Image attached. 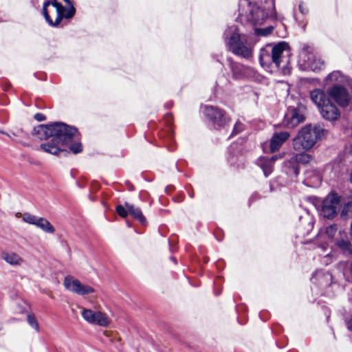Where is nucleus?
<instances>
[{
    "instance_id": "obj_16",
    "label": "nucleus",
    "mask_w": 352,
    "mask_h": 352,
    "mask_svg": "<svg viewBox=\"0 0 352 352\" xmlns=\"http://www.w3.org/2000/svg\"><path fill=\"white\" fill-rule=\"evenodd\" d=\"M283 156L281 155H274L270 158H267L265 157H259L256 164L258 166H259L265 175V177H268L273 171L274 169V163L278 159L281 158Z\"/></svg>"
},
{
    "instance_id": "obj_17",
    "label": "nucleus",
    "mask_w": 352,
    "mask_h": 352,
    "mask_svg": "<svg viewBox=\"0 0 352 352\" xmlns=\"http://www.w3.org/2000/svg\"><path fill=\"white\" fill-rule=\"evenodd\" d=\"M290 134L287 131L276 132L273 134L270 142V149L272 153L276 152L289 139Z\"/></svg>"
},
{
    "instance_id": "obj_38",
    "label": "nucleus",
    "mask_w": 352,
    "mask_h": 352,
    "mask_svg": "<svg viewBox=\"0 0 352 352\" xmlns=\"http://www.w3.org/2000/svg\"><path fill=\"white\" fill-rule=\"evenodd\" d=\"M172 260H173V261H174L175 263H176V259H175V258H172Z\"/></svg>"
},
{
    "instance_id": "obj_19",
    "label": "nucleus",
    "mask_w": 352,
    "mask_h": 352,
    "mask_svg": "<svg viewBox=\"0 0 352 352\" xmlns=\"http://www.w3.org/2000/svg\"><path fill=\"white\" fill-rule=\"evenodd\" d=\"M311 281L322 287H325L332 283L333 277L329 272L320 270L313 275Z\"/></svg>"
},
{
    "instance_id": "obj_33",
    "label": "nucleus",
    "mask_w": 352,
    "mask_h": 352,
    "mask_svg": "<svg viewBox=\"0 0 352 352\" xmlns=\"http://www.w3.org/2000/svg\"><path fill=\"white\" fill-rule=\"evenodd\" d=\"M243 130V124L240 122H236L234 124L232 135H236Z\"/></svg>"
},
{
    "instance_id": "obj_1",
    "label": "nucleus",
    "mask_w": 352,
    "mask_h": 352,
    "mask_svg": "<svg viewBox=\"0 0 352 352\" xmlns=\"http://www.w3.org/2000/svg\"><path fill=\"white\" fill-rule=\"evenodd\" d=\"M77 130L63 122L40 124L34 129V134L46 142L41 144V148L50 154L58 155L65 151L64 146L69 144L76 137Z\"/></svg>"
},
{
    "instance_id": "obj_31",
    "label": "nucleus",
    "mask_w": 352,
    "mask_h": 352,
    "mask_svg": "<svg viewBox=\"0 0 352 352\" xmlns=\"http://www.w3.org/2000/svg\"><path fill=\"white\" fill-rule=\"evenodd\" d=\"M69 148L72 153L76 154L82 151V146L80 142H74L69 145Z\"/></svg>"
},
{
    "instance_id": "obj_26",
    "label": "nucleus",
    "mask_w": 352,
    "mask_h": 352,
    "mask_svg": "<svg viewBox=\"0 0 352 352\" xmlns=\"http://www.w3.org/2000/svg\"><path fill=\"white\" fill-rule=\"evenodd\" d=\"M46 233L52 234L55 232L54 227L45 218L39 217L36 221V226Z\"/></svg>"
},
{
    "instance_id": "obj_30",
    "label": "nucleus",
    "mask_w": 352,
    "mask_h": 352,
    "mask_svg": "<svg viewBox=\"0 0 352 352\" xmlns=\"http://www.w3.org/2000/svg\"><path fill=\"white\" fill-rule=\"evenodd\" d=\"M116 212L122 218L126 217L128 214L129 213L125 205L124 206L122 205H118L116 207Z\"/></svg>"
},
{
    "instance_id": "obj_29",
    "label": "nucleus",
    "mask_w": 352,
    "mask_h": 352,
    "mask_svg": "<svg viewBox=\"0 0 352 352\" xmlns=\"http://www.w3.org/2000/svg\"><path fill=\"white\" fill-rule=\"evenodd\" d=\"M27 321H28V324L33 329H34L36 331H39V327H38V322H37V320H36V318L33 316H32L30 314L28 315V316H27Z\"/></svg>"
},
{
    "instance_id": "obj_27",
    "label": "nucleus",
    "mask_w": 352,
    "mask_h": 352,
    "mask_svg": "<svg viewBox=\"0 0 352 352\" xmlns=\"http://www.w3.org/2000/svg\"><path fill=\"white\" fill-rule=\"evenodd\" d=\"M295 159L296 160L298 164H307L309 163L312 160L311 155L305 153H300L294 155Z\"/></svg>"
},
{
    "instance_id": "obj_34",
    "label": "nucleus",
    "mask_w": 352,
    "mask_h": 352,
    "mask_svg": "<svg viewBox=\"0 0 352 352\" xmlns=\"http://www.w3.org/2000/svg\"><path fill=\"white\" fill-rule=\"evenodd\" d=\"M34 118L38 122H41L45 120V116L43 113H37L34 115Z\"/></svg>"
},
{
    "instance_id": "obj_3",
    "label": "nucleus",
    "mask_w": 352,
    "mask_h": 352,
    "mask_svg": "<svg viewBox=\"0 0 352 352\" xmlns=\"http://www.w3.org/2000/svg\"><path fill=\"white\" fill-rule=\"evenodd\" d=\"M289 45L285 42H280L273 47L267 45L261 50L260 64L265 68L274 65L277 69H280L283 74H289Z\"/></svg>"
},
{
    "instance_id": "obj_5",
    "label": "nucleus",
    "mask_w": 352,
    "mask_h": 352,
    "mask_svg": "<svg viewBox=\"0 0 352 352\" xmlns=\"http://www.w3.org/2000/svg\"><path fill=\"white\" fill-rule=\"evenodd\" d=\"M268 8L261 9L256 4H252L250 0H241L239 2V16L251 22L254 25L261 24L267 17H276L275 0H266Z\"/></svg>"
},
{
    "instance_id": "obj_4",
    "label": "nucleus",
    "mask_w": 352,
    "mask_h": 352,
    "mask_svg": "<svg viewBox=\"0 0 352 352\" xmlns=\"http://www.w3.org/2000/svg\"><path fill=\"white\" fill-rule=\"evenodd\" d=\"M76 9L71 0H46L43 6V14L50 25H58L63 19L74 16Z\"/></svg>"
},
{
    "instance_id": "obj_32",
    "label": "nucleus",
    "mask_w": 352,
    "mask_h": 352,
    "mask_svg": "<svg viewBox=\"0 0 352 352\" xmlns=\"http://www.w3.org/2000/svg\"><path fill=\"white\" fill-rule=\"evenodd\" d=\"M273 30L272 27H269L264 29H256L255 32L256 34L262 35V36H266L272 32Z\"/></svg>"
},
{
    "instance_id": "obj_28",
    "label": "nucleus",
    "mask_w": 352,
    "mask_h": 352,
    "mask_svg": "<svg viewBox=\"0 0 352 352\" xmlns=\"http://www.w3.org/2000/svg\"><path fill=\"white\" fill-rule=\"evenodd\" d=\"M23 221L32 225L36 226V221H38V219L39 217L31 214L30 213H24L22 215Z\"/></svg>"
},
{
    "instance_id": "obj_9",
    "label": "nucleus",
    "mask_w": 352,
    "mask_h": 352,
    "mask_svg": "<svg viewBox=\"0 0 352 352\" xmlns=\"http://www.w3.org/2000/svg\"><path fill=\"white\" fill-rule=\"evenodd\" d=\"M298 64L300 69L305 71L318 72L324 68V61L309 46H305L300 51Z\"/></svg>"
},
{
    "instance_id": "obj_6",
    "label": "nucleus",
    "mask_w": 352,
    "mask_h": 352,
    "mask_svg": "<svg viewBox=\"0 0 352 352\" xmlns=\"http://www.w3.org/2000/svg\"><path fill=\"white\" fill-rule=\"evenodd\" d=\"M227 46L234 54L249 59L252 56L253 45L245 35H240L235 27L229 28L224 33Z\"/></svg>"
},
{
    "instance_id": "obj_20",
    "label": "nucleus",
    "mask_w": 352,
    "mask_h": 352,
    "mask_svg": "<svg viewBox=\"0 0 352 352\" xmlns=\"http://www.w3.org/2000/svg\"><path fill=\"white\" fill-rule=\"evenodd\" d=\"M288 127L294 128L305 120L304 115L296 109H292L285 116Z\"/></svg>"
},
{
    "instance_id": "obj_21",
    "label": "nucleus",
    "mask_w": 352,
    "mask_h": 352,
    "mask_svg": "<svg viewBox=\"0 0 352 352\" xmlns=\"http://www.w3.org/2000/svg\"><path fill=\"white\" fill-rule=\"evenodd\" d=\"M283 170L290 177H296L298 175L299 165L294 155L284 162Z\"/></svg>"
},
{
    "instance_id": "obj_8",
    "label": "nucleus",
    "mask_w": 352,
    "mask_h": 352,
    "mask_svg": "<svg viewBox=\"0 0 352 352\" xmlns=\"http://www.w3.org/2000/svg\"><path fill=\"white\" fill-rule=\"evenodd\" d=\"M324 236L330 244H334L344 253L352 254V243L349 241L347 234L344 231H338L336 224L328 226L325 228ZM319 248L323 252H327L329 249L332 250V245L329 243L320 244Z\"/></svg>"
},
{
    "instance_id": "obj_14",
    "label": "nucleus",
    "mask_w": 352,
    "mask_h": 352,
    "mask_svg": "<svg viewBox=\"0 0 352 352\" xmlns=\"http://www.w3.org/2000/svg\"><path fill=\"white\" fill-rule=\"evenodd\" d=\"M228 62L234 79L252 78L256 75L255 70L250 67L234 62L230 58Z\"/></svg>"
},
{
    "instance_id": "obj_35",
    "label": "nucleus",
    "mask_w": 352,
    "mask_h": 352,
    "mask_svg": "<svg viewBox=\"0 0 352 352\" xmlns=\"http://www.w3.org/2000/svg\"><path fill=\"white\" fill-rule=\"evenodd\" d=\"M299 10L302 14L308 13V9L303 3H300L299 5Z\"/></svg>"
},
{
    "instance_id": "obj_11",
    "label": "nucleus",
    "mask_w": 352,
    "mask_h": 352,
    "mask_svg": "<svg viewBox=\"0 0 352 352\" xmlns=\"http://www.w3.org/2000/svg\"><path fill=\"white\" fill-rule=\"evenodd\" d=\"M81 316L87 322L91 324L107 327L111 322V319L108 315L98 310L81 308Z\"/></svg>"
},
{
    "instance_id": "obj_36",
    "label": "nucleus",
    "mask_w": 352,
    "mask_h": 352,
    "mask_svg": "<svg viewBox=\"0 0 352 352\" xmlns=\"http://www.w3.org/2000/svg\"><path fill=\"white\" fill-rule=\"evenodd\" d=\"M348 327L350 330L352 331V317L351 319L348 322Z\"/></svg>"
},
{
    "instance_id": "obj_37",
    "label": "nucleus",
    "mask_w": 352,
    "mask_h": 352,
    "mask_svg": "<svg viewBox=\"0 0 352 352\" xmlns=\"http://www.w3.org/2000/svg\"><path fill=\"white\" fill-rule=\"evenodd\" d=\"M0 133L3 134V135H6V132L3 131H0Z\"/></svg>"
},
{
    "instance_id": "obj_24",
    "label": "nucleus",
    "mask_w": 352,
    "mask_h": 352,
    "mask_svg": "<svg viewBox=\"0 0 352 352\" xmlns=\"http://www.w3.org/2000/svg\"><path fill=\"white\" fill-rule=\"evenodd\" d=\"M6 135L11 140L18 143H23V142L28 139V133L22 129L12 130L9 133H6Z\"/></svg>"
},
{
    "instance_id": "obj_22",
    "label": "nucleus",
    "mask_w": 352,
    "mask_h": 352,
    "mask_svg": "<svg viewBox=\"0 0 352 352\" xmlns=\"http://www.w3.org/2000/svg\"><path fill=\"white\" fill-rule=\"evenodd\" d=\"M1 258L11 266H19L23 263V259L14 252L2 251Z\"/></svg>"
},
{
    "instance_id": "obj_10",
    "label": "nucleus",
    "mask_w": 352,
    "mask_h": 352,
    "mask_svg": "<svg viewBox=\"0 0 352 352\" xmlns=\"http://www.w3.org/2000/svg\"><path fill=\"white\" fill-rule=\"evenodd\" d=\"M203 113L206 118L210 120L215 128L224 126L230 122V118L226 116V112L217 107L205 105Z\"/></svg>"
},
{
    "instance_id": "obj_7",
    "label": "nucleus",
    "mask_w": 352,
    "mask_h": 352,
    "mask_svg": "<svg viewBox=\"0 0 352 352\" xmlns=\"http://www.w3.org/2000/svg\"><path fill=\"white\" fill-rule=\"evenodd\" d=\"M324 129L319 124H307L298 132L296 138L293 140L294 149L309 150L311 148L323 135Z\"/></svg>"
},
{
    "instance_id": "obj_25",
    "label": "nucleus",
    "mask_w": 352,
    "mask_h": 352,
    "mask_svg": "<svg viewBox=\"0 0 352 352\" xmlns=\"http://www.w3.org/2000/svg\"><path fill=\"white\" fill-rule=\"evenodd\" d=\"M125 206L128 209L129 214L134 219L138 220L141 223H144L146 222V219L142 214V212L139 208L135 207L133 205L129 204L128 203H126Z\"/></svg>"
},
{
    "instance_id": "obj_12",
    "label": "nucleus",
    "mask_w": 352,
    "mask_h": 352,
    "mask_svg": "<svg viewBox=\"0 0 352 352\" xmlns=\"http://www.w3.org/2000/svg\"><path fill=\"white\" fill-rule=\"evenodd\" d=\"M328 95L340 107H347L351 101V96L343 85H333L327 89Z\"/></svg>"
},
{
    "instance_id": "obj_13",
    "label": "nucleus",
    "mask_w": 352,
    "mask_h": 352,
    "mask_svg": "<svg viewBox=\"0 0 352 352\" xmlns=\"http://www.w3.org/2000/svg\"><path fill=\"white\" fill-rule=\"evenodd\" d=\"M63 284L67 290L80 296L94 292V289L92 287L82 284L80 280L72 276H65Z\"/></svg>"
},
{
    "instance_id": "obj_23",
    "label": "nucleus",
    "mask_w": 352,
    "mask_h": 352,
    "mask_svg": "<svg viewBox=\"0 0 352 352\" xmlns=\"http://www.w3.org/2000/svg\"><path fill=\"white\" fill-rule=\"evenodd\" d=\"M346 78L340 71H334L329 74L324 79L325 85H342L346 82Z\"/></svg>"
},
{
    "instance_id": "obj_15",
    "label": "nucleus",
    "mask_w": 352,
    "mask_h": 352,
    "mask_svg": "<svg viewBox=\"0 0 352 352\" xmlns=\"http://www.w3.org/2000/svg\"><path fill=\"white\" fill-rule=\"evenodd\" d=\"M322 117L327 120L333 121L340 117V111L335 104L331 100L325 103L320 109H318Z\"/></svg>"
},
{
    "instance_id": "obj_18",
    "label": "nucleus",
    "mask_w": 352,
    "mask_h": 352,
    "mask_svg": "<svg viewBox=\"0 0 352 352\" xmlns=\"http://www.w3.org/2000/svg\"><path fill=\"white\" fill-rule=\"evenodd\" d=\"M330 96L325 91L320 89H315L310 91V98L312 102L320 109L325 103L331 100Z\"/></svg>"
},
{
    "instance_id": "obj_2",
    "label": "nucleus",
    "mask_w": 352,
    "mask_h": 352,
    "mask_svg": "<svg viewBox=\"0 0 352 352\" xmlns=\"http://www.w3.org/2000/svg\"><path fill=\"white\" fill-rule=\"evenodd\" d=\"M316 206L320 216L329 220L334 219L338 214L344 220L352 215V201L345 202L342 197L336 192H331L318 200Z\"/></svg>"
},
{
    "instance_id": "obj_39",
    "label": "nucleus",
    "mask_w": 352,
    "mask_h": 352,
    "mask_svg": "<svg viewBox=\"0 0 352 352\" xmlns=\"http://www.w3.org/2000/svg\"><path fill=\"white\" fill-rule=\"evenodd\" d=\"M351 182L352 183V172H351Z\"/></svg>"
}]
</instances>
